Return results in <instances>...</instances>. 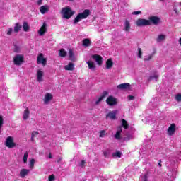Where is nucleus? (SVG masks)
Wrapping results in <instances>:
<instances>
[{
  "mask_svg": "<svg viewBox=\"0 0 181 181\" xmlns=\"http://www.w3.org/2000/svg\"><path fill=\"white\" fill-rule=\"evenodd\" d=\"M49 159H52V153H49Z\"/></svg>",
  "mask_w": 181,
  "mask_h": 181,
  "instance_id": "6e6d98bb",
  "label": "nucleus"
},
{
  "mask_svg": "<svg viewBox=\"0 0 181 181\" xmlns=\"http://www.w3.org/2000/svg\"><path fill=\"white\" fill-rule=\"evenodd\" d=\"M131 30V23H129V21L125 20L124 21V31L125 32H129Z\"/></svg>",
  "mask_w": 181,
  "mask_h": 181,
  "instance_id": "4be33fe9",
  "label": "nucleus"
},
{
  "mask_svg": "<svg viewBox=\"0 0 181 181\" xmlns=\"http://www.w3.org/2000/svg\"><path fill=\"white\" fill-rule=\"evenodd\" d=\"M122 127H123L124 129H128L129 128V124H128V122L125 120V119H122Z\"/></svg>",
  "mask_w": 181,
  "mask_h": 181,
  "instance_id": "a878e982",
  "label": "nucleus"
},
{
  "mask_svg": "<svg viewBox=\"0 0 181 181\" xmlns=\"http://www.w3.org/2000/svg\"><path fill=\"white\" fill-rule=\"evenodd\" d=\"M5 146L9 148H15V146H16V144L13 142V138H12V136H8L6 138Z\"/></svg>",
  "mask_w": 181,
  "mask_h": 181,
  "instance_id": "423d86ee",
  "label": "nucleus"
},
{
  "mask_svg": "<svg viewBox=\"0 0 181 181\" xmlns=\"http://www.w3.org/2000/svg\"><path fill=\"white\" fill-rule=\"evenodd\" d=\"M92 59H94V60L98 63L99 66L103 64V57L98 54H94L92 56Z\"/></svg>",
  "mask_w": 181,
  "mask_h": 181,
  "instance_id": "ddd939ff",
  "label": "nucleus"
},
{
  "mask_svg": "<svg viewBox=\"0 0 181 181\" xmlns=\"http://www.w3.org/2000/svg\"><path fill=\"white\" fill-rule=\"evenodd\" d=\"M90 13L89 9H85L83 13H78L74 20V25L78 23L81 19H87L90 16Z\"/></svg>",
  "mask_w": 181,
  "mask_h": 181,
  "instance_id": "f257e3e1",
  "label": "nucleus"
},
{
  "mask_svg": "<svg viewBox=\"0 0 181 181\" xmlns=\"http://www.w3.org/2000/svg\"><path fill=\"white\" fill-rule=\"evenodd\" d=\"M82 45L85 47H88V46H91V40L88 38H85L82 41Z\"/></svg>",
  "mask_w": 181,
  "mask_h": 181,
  "instance_id": "5701e85b",
  "label": "nucleus"
},
{
  "mask_svg": "<svg viewBox=\"0 0 181 181\" xmlns=\"http://www.w3.org/2000/svg\"><path fill=\"white\" fill-rule=\"evenodd\" d=\"M87 64H88V69H90V70H95V64H94V62L93 61H88L86 62Z\"/></svg>",
  "mask_w": 181,
  "mask_h": 181,
  "instance_id": "b1692460",
  "label": "nucleus"
},
{
  "mask_svg": "<svg viewBox=\"0 0 181 181\" xmlns=\"http://www.w3.org/2000/svg\"><path fill=\"white\" fill-rule=\"evenodd\" d=\"M141 13H142L141 11H134L132 13V15H141Z\"/></svg>",
  "mask_w": 181,
  "mask_h": 181,
  "instance_id": "a18cd8bd",
  "label": "nucleus"
},
{
  "mask_svg": "<svg viewBox=\"0 0 181 181\" xmlns=\"http://www.w3.org/2000/svg\"><path fill=\"white\" fill-rule=\"evenodd\" d=\"M37 64H42V66H46L47 64V59L43 57L42 53H40L37 57Z\"/></svg>",
  "mask_w": 181,
  "mask_h": 181,
  "instance_id": "0eeeda50",
  "label": "nucleus"
},
{
  "mask_svg": "<svg viewBox=\"0 0 181 181\" xmlns=\"http://www.w3.org/2000/svg\"><path fill=\"white\" fill-rule=\"evenodd\" d=\"M29 115H30V111H29V108L26 107L23 112V119L26 121L29 118Z\"/></svg>",
  "mask_w": 181,
  "mask_h": 181,
  "instance_id": "f3484780",
  "label": "nucleus"
},
{
  "mask_svg": "<svg viewBox=\"0 0 181 181\" xmlns=\"http://www.w3.org/2000/svg\"><path fill=\"white\" fill-rule=\"evenodd\" d=\"M52 100H53V95L50 93H46L44 98V104H49Z\"/></svg>",
  "mask_w": 181,
  "mask_h": 181,
  "instance_id": "9b49d317",
  "label": "nucleus"
},
{
  "mask_svg": "<svg viewBox=\"0 0 181 181\" xmlns=\"http://www.w3.org/2000/svg\"><path fill=\"white\" fill-rule=\"evenodd\" d=\"M31 135L35 137V136H36V135H39V132H37V131H33V132H32Z\"/></svg>",
  "mask_w": 181,
  "mask_h": 181,
  "instance_id": "c03bdc74",
  "label": "nucleus"
},
{
  "mask_svg": "<svg viewBox=\"0 0 181 181\" xmlns=\"http://www.w3.org/2000/svg\"><path fill=\"white\" fill-rule=\"evenodd\" d=\"M132 135H129L127 137L124 138V141H131V139H132Z\"/></svg>",
  "mask_w": 181,
  "mask_h": 181,
  "instance_id": "79ce46f5",
  "label": "nucleus"
},
{
  "mask_svg": "<svg viewBox=\"0 0 181 181\" xmlns=\"http://www.w3.org/2000/svg\"><path fill=\"white\" fill-rule=\"evenodd\" d=\"M136 26H150L151 21L144 19V18H139L136 21Z\"/></svg>",
  "mask_w": 181,
  "mask_h": 181,
  "instance_id": "7ed1b4c3",
  "label": "nucleus"
},
{
  "mask_svg": "<svg viewBox=\"0 0 181 181\" xmlns=\"http://www.w3.org/2000/svg\"><path fill=\"white\" fill-rule=\"evenodd\" d=\"M62 13L64 19H70L76 13V11L71 10L70 7H65L62 9Z\"/></svg>",
  "mask_w": 181,
  "mask_h": 181,
  "instance_id": "f03ea898",
  "label": "nucleus"
},
{
  "mask_svg": "<svg viewBox=\"0 0 181 181\" xmlns=\"http://www.w3.org/2000/svg\"><path fill=\"white\" fill-rule=\"evenodd\" d=\"M158 78H159V76L158 75L151 76L148 78V81H152V80H158Z\"/></svg>",
  "mask_w": 181,
  "mask_h": 181,
  "instance_id": "473e14b6",
  "label": "nucleus"
},
{
  "mask_svg": "<svg viewBox=\"0 0 181 181\" xmlns=\"http://www.w3.org/2000/svg\"><path fill=\"white\" fill-rule=\"evenodd\" d=\"M22 29V25H21V23H16L15 26H14V33H19V30Z\"/></svg>",
  "mask_w": 181,
  "mask_h": 181,
  "instance_id": "393cba45",
  "label": "nucleus"
},
{
  "mask_svg": "<svg viewBox=\"0 0 181 181\" xmlns=\"http://www.w3.org/2000/svg\"><path fill=\"white\" fill-rule=\"evenodd\" d=\"M69 59H73V57L74 56V53L73 52V50L71 49L69 51Z\"/></svg>",
  "mask_w": 181,
  "mask_h": 181,
  "instance_id": "58836bf2",
  "label": "nucleus"
},
{
  "mask_svg": "<svg viewBox=\"0 0 181 181\" xmlns=\"http://www.w3.org/2000/svg\"><path fill=\"white\" fill-rule=\"evenodd\" d=\"M37 81H38V83L43 81V71L40 70L37 71Z\"/></svg>",
  "mask_w": 181,
  "mask_h": 181,
  "instance_id": "dca6fc26",
  "label": "nucleus"
},
{
  "mask_svg": "<svg viewBox=\"0 0 181 181\" xmlns=\"http://www.w3.org/2000/svg\"><path fill=\"white\" fill-rule=\"evenodd\" d=\"M100 138H104L105 136V130H102L100 132Z\"/></svg>",
  "mask_w": 181,
  "mask_h": 181,
  "instance_id": "4c0bfd02",
  "label": "nucleus"
},
{
  "mask_svg": "<svg viewBox=\"0 0 181 181\" xmlns=\"http://www.w3.org/2000/svg\"><path fill=\"white\" fill-rule=\"evenodd\" d=\"M173 11L176 13V15H179V11L177 10V8L174 7Z\"/></svg>",
  "mask_w": 181,
  "mask_h": 181,
  "instance_id": "8fccbe9b",
  "label": "nucleus"
},
{
  "mask_svg": "<svg viewBox=\"0 0 181 181\" xmlns=\"http://www.w3.org/2000/svg\"><path fill=\"white\" fill-rule=\"evenodd\" d=\"M107 95H108V91L107 90L103 91L100 97L98 99V100H96L95 102L96 105H98V104H100V103H101L103 100H104V98L107 97Z\"/></svg>",
  "mask_w": 181,
  "mask_h": 181,
  "instance_id": "4468645a",
  "label": "nucleus"
},
{
  "mask_svg": "<svg viewBox=\"0 0 181 181\" xmlns=\"http://www.w3.org/2000/svg\"><path fill=\"white\" fill-rule=\"evenodd\" d=\"M54 179H55L54 175H51L48 177L49 181H54Z\"/></svg>",
  "mask_w": 181,
  "mask_h": 181,
  "instance_id": "a19ab883",
  "label": "nucleus"
},
{
  "mask_svg": "<svg viewBox=\"0 0 181 181\" xmlns=\"http://www.w3.org/2000/svg\"><path fill=\"white\" fill-rule=\"evenodd\" d=\"M165 39V35H158L157 38V42H160V40H163Z\"/></svg>",
  "mask_w": 181,
  "mask_h": 181,
  "instance_id": "c9c22d12",
  "label": "nucleus"
},
{
  "mask_svg": "<svg viewBox=\"0 0 181 181\" xmlns=\"http://www.w3.org/2000/svg\"><path fill=\"white\" fill-rule=\"evenodd\" d=\"M30 170H28L26 168H23L20 171V176L21 177H25L27 176V175L29 174Z\"/></svg>",
  "mask_w": 181,
  "mask_h": 181,
  "instance_id": "412c9836",
  "label": "nucleus"
},
{
  "mask_svg": "<svg viewBox=\"0 0 181 181\" xmlns=\"http://www.w3.org/2000/svg\"><path fill=\"white\" fill-rule=\"evenodd\" d=\"M121 132H122V127H119L116 134H115V139H118V140L121 139Z\"/></svg>",
  "mask_w": 181,
  "mask_h": 181,
  "instance_id": "aec40b11",
  "label": "nucleus"
},
{
  "mask_svg": "<svg viewBox=\"0 0 181 181\" xmlns=\"http://www.w3.org/2000/svg\"><path fill=\"white\" fill-rule=\"evenodd\" d=\"M40 11L42 15H45L47 12V7L46 6H42L40 7Z\"/></svg>",
  "mask_w": 181,
  "mask_h": 181,
  "instance_id": "c85d7f7f",
  "label": "nucleus"
},
{
  "mask_svg": "<svg viewBox=\"0 0 181 181\" xmlns=\"http://www.w3.org/2000/svg\"><path fill=\"white\" fill-rule=\"evenodd\" d=\"M156 53V52H153L151 54H150L148 57H145L144 59V62H149V60H152V58L153 57V56H155V54Z\"/></svg>",
  "mask_w": 181,
  "mask_h": 181,
  "instance_id": "cd10ccee",
  "label": "nucleus"
},
{
  "mask_svg": "<svg viewBox=\"0 0 181 181\" xmlns=\"http://www.w3.org/2000/svg\"><path fill=\"white\" fill-rule=\"evenodd\" d=\"M31 141H32V142L35 141V136L31 135Z\"/></svg>",
  "mask_w": 181,
  "mask_h": 181,
  "instance_id": "603ef678",
  "label": "nucleus"
},
{
  "mask_svg": "<svg viewBox=\"0 0 181 181\" xmlns=\"http://www.w3.org/2000/svg\"><path fill=\"white\" fill-rule=\"evenodd\" d=\"M59 56L60 57H66V56H67V52L64 49H60Z\"/></svg>",
  "mask_w": 181,
  "mask_h": 181,
  "instance_id": "2f4dec72",
  "label": "nucleus"
},
{
  "mask_svg": "<svg viewBox=\"0 0 181 181\" xmlns=\"http://www.w3.org/2000/svg\"><path fill=\"white\" fill-rule=\"evenodd\" d=\"M128 100H129V101H132V100H135V96L129 95H128Z\"/></svg>",
  "mask_w": 181,
  "mask_h": 181,
  "instance_id": "37998d69",
  "label": "nucleus"
},
{
  "mask_svg": "<svg viewBox=\"0 0 181 181\" xmlns=\"http://www.w3.org/2000/svg\"><path fill=\"white\" fill-rule=\"evenodd\" d=\"M35 159L32 158L30 160V168L31 169H33L34 166H35Z\"/></svg>",
  "mask_w": 181,
  "mask_h": 181,
  "instance_id": "72a5a7b5",
  "label": "nucleus"
},
{
  "mask_svg": "<svg viewBox=\"0 0 181 181\" xmlns=\"http://www.w3.org/2000/svg\"><path fill=\"white\" fill-rule=\"evenodd\" d=\"M148 21H150L151 25H159L160 18L156 16H152L148 18Z\"/></svg>",
  "mask_w": 181,
  "mask_h": 181,
  "instance_id": "1a4fd4ad",
  "label": "nucleus"
},
{
  "mask_svg": "<svg viewBox=\"0 0 181 181\" xmlns=\"http://www.w3.org/2000/svg\"><path fill=\"white\" fill-rule=\"evenodd\" d=\"M46 32H47V24H46V23H43L42 25L38 30V34L40 35V36H43L45 35V33H46Z\"/></svg>",
  "mask_w": 181,
  "mask_h": 181,
  "instance_id": "9d476101",
  "label": "nucleus"
},
{
  "mask_svg": "<svg viewBox=\"0 0 181 181\" xmlns=\"http://www.w3.org/2000/svg\"><path fill=\"white\" fill-rule=\"evenodd\" d=\"M85 164H86V160H81V162L80 163V167L81 168H84Z\"/></svg>",
  "mask_w": 181,
  "mask_h": 181,
  "instance_id": "de8ad7c7",
  "label": "nucleus"
},
{
  "mask_svg": "<svg viewBox=\"0 0 181 181\" xmlns=\"http://www.w3.org/2000/svg\"><path fill=\"white\" fill-rule=\"evenodd\" d=\"M113 66L114 62H112V59L111 58H109L106 62V69L109 70L110 69H112Z\"/></svg>",
  "mask_w": 181,
  "mask_h": 181,
  "instance_id": "a211bd4d",
  "label": "nucleus"
},
{
  "mask_svg": "<svg viewBox=\"0 0 181 181\" xmlns=\"http://www.w3.org/2000/svg\"><path fill=\"white\" fill-rule=\"evenodd\" d=\"M24 57L21 54H16L13 58V63L15 66H21L23 63Z\"/></svg>",
  "mask_w": 181,
  "mask_h": 181,
  "instance_id": "20e7f679",
  "label": "nucleus"
},
{
  "mask_svg": "<svg viewBox=\"0 0 181 181\" xmlns=\"http://www.w3.org/2000/svg\"><path fill=\"white\" fill-rule=\"evenodd\" d=\"M168 135L171 136L176 132V124L173 123L168 129Z\"/></svg>",
  "mask_w": 181,
  "mask_h": 181,
  "instance_id": "f8f14e48",
  "label": "nucleus"
},
{
  "mask_svg": "<svg viewBox=\"0 0 181 181\" xmlns=\"http://www.w3.org/2000/svg\"><path fill=\"white\" fill-rule=\"evenodd\" d=\"M129 87H131V85L129 83H121L117 86L119 90H128Z\"/></svg>",
  "mask_w": 181,
  "mask_h": 181,
  "instance_id": "2eb2a0df",
  "label": "nucleus"
},
{
  "mask_svg": "<svg viewBox=\"0 0 181 181\" xmlns=\"http://www.w3.org/2000/svg\"><path fill=\"white\" fill-rule=\"evenodd\" d=\"M106 104L110 105V107H114V105H117V104H118V102L116 98L110 95L106 99Z\"/></svg>",
  "mask_w": 181,
  "mask_h": 181,
  "instance_id": "39448f33",
  "label": "nucleus"
},
{
  "mask_svg": "<svg viewBox=\"0 0 181 181\" xmlns=\"http://www.w3.org/2000/svg\"><path fill=\"white\" fill-rule=\"evenodd\" d=\"M23 29L24 32H29L30 27L29 26V24L28 23V22L23 23Z\"/></svg>",
  "mask_w": 181,
  "mask_h": 181,
  "instance_id": "bb28decb",
  "label": "nucleus"
},
{
  "mask_svg": "<svg viewBox=\"0 0 181 181\" xmlns=\"http://www.w3.org/2000/svg\"><path fill=\"white\" fill-rule=\"evenodd\" d=\"M122 155V152H120V151H116V152H115V153H112V156L113 157V158H115V157H117V158H121V156Z\"/></svg>",
  "mask_w": 181,
  "mask_h": 181,
  "instance_id": "c756f323",
  "label": "nucleus"
},
{
  "mask_svg": "<svg viewBox=\"0 0 181 181\" xmlns=\"http://www.w3.org/2000/svg\"><path fill=\"white\" fill-rule=\"evenodd\" d=\"M37 5H42V1H37Z\"/></svg>",
  "mask_w": 181,
  "mask_h": 181,
  "instance_id": "864d4df0",
  "label": "nucleus"
},
{
  "mask_svg": "<svg viewBox=\"0 0 181 181\" xmlns=\"http://www.w3.org/2000/svg\"><path fill=\"white\" fill-rule=\"evenodd\" d=\"M176 101L180 102L181 101V93H178L175 95Z\"/></svg>",
  "mask_w": 181,
  "mask_h": 181,
  "instance_id": "e433bc0d",
  "label": "nucleus"
},
{
  "mask_svg": "<svg viewBox=\"0 0 181 181\" xmlns=\"http://www.w3.org/2000/svg\"><path fill=\"white\" fill-rule=\"evenodd\" d=\"M64 69L66 71H73V70H74V64H73V62H69L64 66Z\"/></svg>",
  "mask_w": 181,
  "mask_h": 181,
  "instance_id": "6ab92c4d",
  "label": "nucleus"
},
{
  "mask_svg": "<svg viewBox=\"0 0 181 181\" xmlns=\"http://www.w3.org/2000/svg\"><path fill=\"white\" fill-rule=\"evenodd\" d=\"M158 165L160 168H162V160H159Z\"/></svg>",
  "mask_w": 181,
  "mask_h": 181,
  "instance_id": "3c124183",
  "label": "nucleus"
},
{
  "mask_svg": "<svg viewBox=\"0 0 181 181\" xmlns=\"http://www.w3.org/2000/svg\"><path fill=\"white\" fill-rule=\"evenodd\" d=\"M143 181H148V174L144 175Z\"/></svg>",
  "mask_w": 181,
  "mask_h": 181,
  "instance_id": "09e8293b",
  "label": "nucleus"
},
{
  "mask_svg": "<svg viewBox=\"0 0 181 181\" xmlns=\"http://www.w3.org/2000/svg\"><path fill=\"white\" fill-rule=\"evenodd\" d=\"M108 155H110L109 151H104L103 152V156H105V158H108Z\"/></svg>",
  "mask_w": 181,
  "mask_h": 181,
  "instance_id": "49530a36",
  "label": "nucleus"
},
{
  "mask_svg": "<svg viewBox=\"0 0 181 181\" xmlns=\"http://www.w3.org/2000/svg\"><path fill=\"white\" fill-rule=\"evenodd\" d=\"M13 32V28H8V30H7V35L8 36H11V35H12Z\"/></svg>",
  "mask_w": 181,
  "mask_h": 181,
  "instance_id": "ea45409f",
  "label": "nucleus"
},
{
  "mask_svg": "<svg viewBox=\"0 0 181 181\" xmlns=\"http://www.w3.org/2000/svg\"><path fill=\"white\" fill-rule=\"evenodd\" d=\"M138 57L142 59V49L138 48Z\"/></svg>",
  "mask_w": 181,
  "mask_h": 181,
  "instance_id": "f704fd0d",
  "label": "nucleus"
},
{
  "mask_svg": "<svg viewBox=\"0 0 181 181\" xmlns=\"http://www.w3.org/2000/svg\"><path fill=\"white\" fill-rule=\"evenodd\" d=\"M178 42L180 43V46H181V37L179 39Z\"/></svg>",
  "mask_w": 181,
  "mask_h": 181,
  "instance_id": "5fc2aeb1",
  "label": "nucleus"
},
{
  "mask_svg": "<svg viewBox=\"0 0 181 181\" xmlns=\"http://www.w3.org/2000/svg\"><path fill=\"white\" fill-rule=\"evenodd\" d=\"M28 158H29V152L26 151L24 153V156H23V162L24 163H26L28 162Z\"/></svg>",
  "mask_w": 181,
  "mask_h": 181,
  "instance_id": "7c9ffc66",
  "label": "nucleus"
},
{
  "mask_svg": "<svg viewBox=\"0 0 181 181\" xmlns=\"http://www.w3.org/2000/svg\"><path fill=\"white\" fill-rule=\"evenodd\" d=\"M117 114H118V111L116 110H112L108 112V114L106 115V119H110L115 120L117 119Z\"/></svg>",
  "mask_w": 181,
  "mask_h": 181,
  "instance_id": "6e6552de",
  "label": "nucleus"
}]
</instances>
